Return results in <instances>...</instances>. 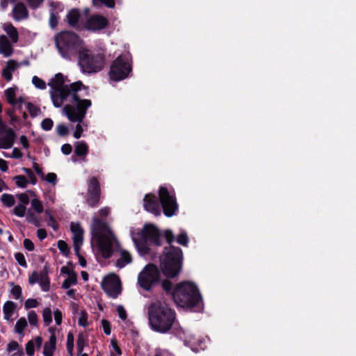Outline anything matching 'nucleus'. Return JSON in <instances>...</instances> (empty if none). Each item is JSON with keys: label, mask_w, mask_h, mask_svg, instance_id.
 Returning <instances> with one entry per match:
<instances>
[{"label": "nucleus", "mask_w": 356, "mask_h": 356, "mask_svg": "<svg viewBox=\"0 0 356 356\" xmlns=\"http://www.w3.org/2000/svg\"><path fill=\"white\" fill-rule=\"evenodd\" d=\"M42 179L52 184L53 185H56L57 182V176L55 173L49 172L47 175H44V178Z\"/></svg>", "instance_id": "nucleus-44"}, {"label": "nucleus", "mask_w": 356, "mask_h": 356, "mask_svg": "<svg viewBox=\"0 0 356 356\" xmlns=\"http://www.w3.org/2000/svg\"><path fill=\"white\" fill-rule=\"evenodd\" d=\"M175 303L183 308H200L202 296L196 285L191 282L179 283L171 293Z\"/></svg>", "instance_id": "nucleus-6"}, {"label": "nucleus", "mask_w": 356, "mask_h": 356, "mask_svg": "<svg viewBox=\"0 0 356 356\" xmlns=\"http://www.w3.org/2000/svg\"><path fill=\"white\" fill-rule=\"evenodd\" d=\"M29 6L31 9H36L39 8L42 3L44 2V0H26Z\"/></svg>", "instance_id": "nucleus-50"}, {"label": "nucleus", "mask_w": 356, "mask_h": 356, "mask_svg": "<svg viewBox=\"0 0 356 356\" xmlns=\"http://www.w3.org/2000/svg\"><path fill=\"white\" fill-rule=\"evenodd\" d=\"M51 332L49 341L45 342L44 345L43 355L44 356H53L56 348V337L52 328L49 329Z\"/></svg>", "instance_id": "nucleus-20"}, {"label": "nucleus", "mask_w": 356, "mask_h": 356, "mask_svg": "<svg viewBox=\"0 0 356 356\" xmlns=\"http://www.w3.org/2000/svg\"><path fill=\"white\" fill-rule=\"evenodd\" d=\"M10 292L15 299H19L22 296V289L19 285L14 286Z\"/></svg>", "instance_id": "nucleus-49"}, {"label": "nucleus", "mask_w": 356, "mask_h": 356, "mask_svg": "<svg viewBox=\"0 0 356 356\" xmlns=\"http://www.w3.org/2000/svg\"><path fill=\"white\" fill-rule=\"evenodd\" d=\"M13 213L19 218L24 217L26 213V207L24 204H18L14 207Z\"/></svg>", "instance_id": "nucleus-33"}, {"label": "nucleus", "mask_w": 356, "mask_h": 356, "mask_svg": "<svg viewBox=\"0 0 356 356\" xmlns=\"http://www.w3.org/2000/svg\"><path fill=\"white\" fill-rule=\"evenodd\" d=\"M143 202L144 208L147 211L152 213L154 216H159L161 214L160 205L155 195L152 194L146 195Z\"/></svg>", "instance_id": "nucleus-16"}, {"label": "nucleus", "mask_w": 356, "mask_h": 356, "mask_svg": "<svg viewBox=\"0 0 356 356\" xmlns=\"http://www.w3.org/2000/svg\"><path fill=\"white\" fill-rule=\"evenodd\" d=\"M38 305V302L35 299H28L26 300L24 303V307L26 309H30L35 307Z\"/></svg>", "instance_id": "nucleus-56"}, {"label": "nucleus", "mask_w": 356, "mask_h": 356, "mask_svg": "<svg viewBox=\"0 0 356 356\" xmlns=\"http://www.w3.org/2000/svg\"><path fill=\"white\" fill-rule=\"evenodd\" d=\"M84 118H85V117L80 121H71L72 122H77L75 131L74 132V137L76 139L81 137L82 133L84 131L83 126V124H81V122H83Z\"/></svg>", "instance_id": "nucleus-36"}, {"label": "nucleus", "mask_w": 356, "mask_h": 356, "mask_svg": "<svg viewBox=\"0 0 356 356\" xmlns=\"http://www.w3.org/2000/svg\"><path fill=\"white\" fill-rule=\"evenodd\" d=\"M102 287L104 291L113 298H116L122 291L120 278L113 273L104 277L102 282Z\"/></svg>", "instance_id": "nucleus-11"}, {"label": "nucleus", "mask_w": 356, "mask_h": 356, "mask_svg": "<svg viewBox=\"0 0 356 356\" xmlns=\"http://www.w3.org/2000/svg\"><path fill=\"white\" fill-rule=\"evenodd\" d=\"M27 326V322L25 318H20L15 325V332L21 334Z\"/></svg>", "instance_id": "nucleus-32"}, {"label": "nucleus", "mask_w": 356, "mask_h": 356, "mask_svg": "<svg viewBox=\"0 0 356 356\" xmlns=\"http://www.w3.org/2000/svg\"><path fill=\"white\" fill-rule=\"evenodd\" d=\"M12 13L13 19L17 22L26 19L29 15L26 6L22 2H19L15 5Z\"/></svg>", "instance_id": "nucleus-18"}, {"label": "nucleus", "mask_w": 356, "mask_h": 356, "mask_svg": "<svg viewBox=\"0 0 356 356\" xmlns=\"http://www.w3.org/2000/svg\"><path fill=\"white\" fill-rule=\"evenodd\" d=\"M100 188L96 178L92 177L88 181L86 202L90 207H95L99 202Z\"/></svg>", "instance_id": "nucleus-12"}, {"label": "nucleus", "mask_w": 356, "mask_h": 356, "mask_svg": "<svg viewBox=\"0 0 356 356\" xmlns=\"http://www.w3.org/2000/svg\"><path fill=\"white\" fill-rule=\"evenodd\" d=\"M70 229L72 233L74 250L78 253L83 243V230L79 223L75 222L71 223Z\"/></svg>", "instance_id": "nucleus-17"}, {"label": "nucleus", "mask_w": 356, "mask_h": 356, "mask_svg": "<svg viewBox=\"0 0 356 356\" xmlns=\"http://www.w3.org/2000/svg\"><path fill=\"white\" fill-rule=\"evenodd\" d=\"M132 240L140 254L145 255L149 252L150 243L160 245V233L153 225L144 226L143 229L132 231Z\"/></svg>", "instance_id": "nucleus-7"}, {"label": "nucleus", "mask_w": 356, "mask_h": 356, "mask_svg": "<svg viewBox=\"0 0 356 356\" xmlns=\"http://www.w3.org/2000/svg\"><path fill=\"white\" fill-rule=\"evenodd\" d=\"M108 21L102 15H95L90 17L83 26L88 30L96 31L106 27Z\"/></svg>", "instance_id": "nucleus-15"}, {"label": "nucleus", "mask_w": 356, "mask_h": 356, "mask_svg": "<svg viewBox=\"0 0 356 356\" xmlns=\"http://www.w3.org/2000/svg\"><path fill=\"white\" fill-rule=\"evenodd\" d=\"M1 200L3 205L10 207L15 204V197L11 194L4 193L1 196Z\"/></svg>", "instance_id": "nucleus-31"}, {"label": "nucleus", "mask_w": 356, "mask_h": 356, "mask_svg": "<svg viewBox=\"0 0 356 356\" xmlns=\"http://www.w3.org/2000/svg\"><path fill=\"white\" fill-rule=\"evenodd\" d=\"M183 254L179 248L170 246L165 249L161 259L164 267H181L182 265Z\"/></svg>", "instance_id": "nucleus-10"}, {"label": "nucleus", "mask_w": 356, "mask_h": 356, "mask_svg": "<svg viewBox=\"0 0 356 356\" xmlns=\"http://www.w3.org/2000/svg\"><path fill=\"white\" fill-rule=\"evenodd\" d=\"M159 195L164 214L167 217L175 215L178 209V204L174 191H170L166 187L161 186Z\"/></svg>", "instance_id": "nucleus-9"}, {"label": "nucleus", "mask_w": 356, "mask_h": 356, "mask_svg": "<svg viewBox=\"0 0 356 356\" xmlns=\"http://www.w3.org/2000/svg\"><path fill=\"white\" fill-rule=\"evenodd\" d=\"M26 352L29 356H33L34 355V341H29L26 344Z\"/></svg>", "instance_id": "nucleus-52"}, {"label": "nucleus", "mask_w": 356, "mask_h": 356, "mask_svg": "<svg viewBox=\"0 0 356 356\" xmlns=\"http://www.w3.org/2000/svg\"><path fill=\"white\" fill-rule=\"evenodd\" d=\"M16 260L18 261L19 264L20 266H25L26 265V260L24 257V255L21 253H17L15 255Z\"/></svg>", "instance_id": "nucleus-63"}, {"label": "nucleus", "mask_w": 356, "mask_h": 356, "mask_svg": "<svg viewBox=\"0 0 356 356\" xmlns=\"http://www.w3.org/2000/svg\"><path fill=\"white\" fill-rule=\"evenodd\" d=\"M91 234L92 246L95 243L102 256L104 258L109 257L113 245L117 243L110 227L95 216L91 226ZM92 248L94 249V247Z\"/></svg>", "instance_id": "nucleus-5"}, {"label": "nucleus", "mask_w": 356, "mask_h": 356, "mask_svg": "<svg viewBox=\"0 0 356 356\" xmlns=\"http://www.w3.org/2000/svg\"><path fill=\"white\" fill-rule=\"evenodd\" d=\"M16 308V304L12 301H7L5 302L3 312L4 314V318L8 321H11V317Z\"/></svg>", "instance_id": "nucleus-29"}, {"label": "nucleus", "mask_w": 356, "mask_h": 356, "mask_svg": "<svg viewBox=\"0 0 356 356\" xmlns=\"http://www.w3.org/2000/svg\"><path fill=\"white\" fill-rule=\"evenodd\" d=\"M16 135L13 129L4 127L0 130V149H10L13 147Z\"/></svg>", "instance_id": "nucleus-14"}, {"label": "nucleus", "mask_w": 356, "mask_h": 356, "mask_svg": "<svg viewBox=\"0 0 356 356\" xmlns=\"http://www.w3.org/2000/svg\"><path fill=\"white\" fill-rule=\"evenodd\" d=\"M117 312H118V314L119 316V317L122 320V321H124L127 319V312L124 309V308L123 307V306L122 305H118L117 307Z\"/></svg>", "instance_id": "nucleus-55"}, {"label": "nucleus", "mask_w": 356, "mask_h": 356, "mask_svg": "<svg viewBox=\"0 0 356 356\" xmlns=\"http://www.w3.org/2000/svg\"><path fill=\"white\" fill-rule=\"evenodd\" d=\"M79 315V321H78L79 325L83 327H87L88 325L87 312L84 309L81 310Z\"/></svg>", "instance_id": "nucleus-38"}, {"label": "nucleus", "mask_w": 356, "mask_h": 356, "mask_svg": "<svg viewBox=\"0 0 356 356\" xmlns=\"http://www.w3.org/2000/svg\"><path fill=\"white\" fill-rule=\"evenodd\" d=\"M56 131L59 136H63L67 134L68 128L65 125L60 124L56 127Z\"/></svg>", "instance_id": "nucleus-53"}, {"label": "nucleus", "mask_w": 356, "mask_h": 356, "mask_svg": "<svg viewBox=\"0 0 356 356\" xmlns=\"http://www.w3.org/2000/svg\"><path fill=\"white\" fill-rule=\"evenodd\" d=\"M54 125V122L50 118H45L42 121L41 127L44 131H49Z\"/></svg>", "instance_id": "nucleus-43"}, {"label": "nucleus", "mask_w": 356, "mask_h": 356, "mask_svg": "<svg viewBox=\"0 0 356 356\" xmlns=\"http://www.w3.org/2000/svg\"><path fill=\"white\" fill-rule=\"evenodd\" d=\"M88 153V145L84 141H79L74 144V154L80 157H86Z\"/></svg>", "instance_id": "nucleus-28"}, {"label": "nucleus", "mask_w": 356, "mask_h": 356, "mask_svg": "<svg viewBox=\"0 0 356 356\" xmlns=\"http://www.w3.org/2000/svg\"><path fill=\"white\" fill-rule=\"evenodd\" d=\"M177 242L184 246H187L188 243V237L184 230H181L179 234L177 237Z\"/></svg>", "instance_id": "nucleus-35"}, {"label": "nucleus", "mask_w": 356, "mask_h": 356, "mask_svg": "<svg viewBox=\"0 0 356 356\" xmlns=\"http://www.w3.org/2000/svg\"><path fill=\"white\" fill-rule=\"evenodd\" d=\"M17 197L18 198L19 203L21 204H24L26 207L30 202V198L26 193H19L17 195Z\"/></svg>", "instance_id": "nucleus-47"}, {"label": "nucleus", "mask_w": 356, "mask_h": 356, "mask_svg": "<svg viewBox=\"0 0 356 356\" xmlns=\"http://www.w3.org/2000/svg\"><path fill=\"white\" fill-rule=\"evenodd\" d=\"M164 236L168 243H171L174 241V234L171 230H165Z\"/></svg>", "instance_id": "nucleus-60"}, {"label": "nucleus", "mask_w": 356, "mask_h": 356, "mask_svg": "<svg viewBox=\"0 0 356 356\" xmlns=\"http://www.w3.org/2000/svg\"><path fill=\"white\" fill-rule=\"evenodd\" d=\"M24 246L29 251H32L34 249L33 243L30 239L28 238H26L24 241Z\"/></svg>", "instance_id": "nucleus-62"}, {"label": "nucleus", "mask_w": 356, "mask_h": 356, "mask_svg": "<svg viewBox=\"0 0 356 356\" xmlns=\"http://www.w3.org/2000/svg\"><path fill=\"white\" fill-rule=\"evenodd\" d=\"M45 199L47 204H54L56 201V194L52 192H49L45 194Z\"/></svg>", "instance_id": "nucleus-57"}, {"label": "nucleus", "mask_w": 356, "mask_h": 356, "mask_svg": "<svg viewBox=\"0 0 356 356\" xmlns=\"http://www.w3.org/2000/svg\"><path fill=\"white\" fill-rule=\"evenodd\" d=\"M56 44L62 57L70 59L74 55L78 56V65L84 74L97 73L105 64L103 52L90 49L76 34L66 31L56 37Z\"/></svg>", "instance_id": "nucleus-2"}, {"label": "nucleus", "mask_w": 356, "mask_h": 356, "mask_svg": "<svg viewBox=\"0 0 356 356\" xmlns=\"http://www.w3.org/2000/svg\"><path fill=\"white\" fill-rule=\"evenodd\" d=\"M85 346V339L83 334H79L76 341V348L79 353H81Z\"/></svg>", "instance_id": "nucleus-45"}, {"label": "nucleus", "mask_w": 356, "mask_h": 356, "mask_svg": "<svg viewBox=\"0 0 356 356\" xmlns=\"http://www.w3.org/2000/svg\"><path fill=\"white\" fill-rule=\"evenodd\" d=\"M102 325L104 333L106 335H110L111 330V325H110L109 321H108L106 319H102Z\"/></svg>", "instance_id": "nucleus-54"}, {"label": "nucleus", "mask_w": 356, "mask_h": 356, "mask_svg": "<svg viewBox=\"0 0 356 356\" xmlns=\"http://www.w3.org/2000/svg\"><path fill=\"white\" fill-rule=\"evenodd\" d=\"M3 31L10 37L13 43H17L18 41V31L17 29L10 22L6 23L3 25Z\"/></svg>", "instance_id": "nucleus-26"}, {"label": "nucleus", "mask_w": 356, "mask_h": 356, "mask_svg": "<svg viewBox=\"0 0 356 356\" xmlns=\"http://www.w3.org/2000/svg\"><path fill=\"white\" fill-rule=\"evenodd\" d=\"M54 319L57 325H60L62 323V312L59 309L54 312Z\"/></svg>", "instance_id": "nucleus-61"}, {"label": "nucleus", "mask_w": 356, "mask_h": 356, "mask_svg": "<svg viewBox=\"0 0 356 356\" xmlns=\"http://www.w3.org/2000/svg\"><path fill=\"white\" fill-rule=\"evenodd\" d=\"M13 52V48L11 42L8 38L4 35H0V54L4 57H9Z\"/></svg>", "instance_id": "nucleus-21"}, {"label": "nucleus", "mask_w": 356, "mask_h": 356, "mask_svg": "<svg viewBox=\"0 0 356 356\" xmlns=\"http://www.w3.org/2000/svg\"><path fill=\"white\" fill-rule=\"evenodd\" d=\"M33 198L31 200V206L32 210L35 213L40 214L44 211V206L42 202L38 198V197L33 191H29Z\"/></svg>", "instance_id": "nucleus-27"}, {"label": "nucleus", "mask_w": 356, "mask_h": 356, "mask_svg": "<svg viewBox=\"0 0 356 356\" xmlns=\"http://www.w3.org/2000/svg\"><path fill=\"white\" fill-rule=\"evenodd\" d=\"M71 269L72 268H61V273L68 274L67 278L62 284L63 289H69L76 282V274L71 271Z\"/></svg>", "instance_id": "nucleus-25"}, {"label": "nucleus", "mask_w": 356, "mask_h": 356, "mask_svg": "<svg viewBox=\"0 0 356 356\" xmlns=\"http://www.w3.org/2000/svg\"><path fill=\"white\" fill-rule=\"evenodd\" d=\"M92 3L95 6H99L102 4H104L107 7L113 8L115 6L114 0H92Z\"/></svg>", "instance_id": "nucleus-40"}, {"label": "nucleus", "mask_w": 356, "mask_h": 356, "mask_svg": "<svg viewBox=\"0 0 356 356\" xmlns=\"http://www.w3.org/2000/svg\"><path fill=\"white\" fill-rule=\"evenodd\" d=\"M42 317L44 321L47 324H49L52 321L51 310L50 308L47 307L42 312Z\"/></svg>", "instance_id": "nucleus-42"}, {"label": "nucleus", "mask_w": 356, "mask_h": 356, "mask_svg": "<svg viewBox=\"0 0 356 356\" xmlns=\"http://www.w3.org/2000/svg\"><path fill=\"white\" fill-rule=\"evenodd\" d=\"M13 179L15 180L16 185L19 188H26L28 186L29 180L24 176H15Z\"/></svg>", "instance_id": "nucleus-34"}, {"label": "nucleus", "mask_w": 356, "mask_h": 356, "mask_svg": "<svg viewBox=\"0 0 356 356\" xmlns=\"http://www.w3.org/2000/svg\"><path fill=\"white\" fill-rule=\"evenodd\" d=\"M147 314L152 330L159 333L168 332L176 320L175 311L161 300L151 302L147 308Z\"/></svg>", "instance_id": "nucleus-3"}, {"label": "nucleus", "mask_w": 356, "mask_h": 356, "mask_svg": "<svg viewBox=\"0 0 356 356\" xmlns=\"http://www.w3.org/2000/svg\"><path fill=\"white\" fill-rule=\"evenodd\" d=\"M131 71L129 55L119 56L111 66L109 76L111 80L119 81L127 78Z\"/></svg>", "instance_id": "nucleus-8"}, {"label": "nucleus", "mask_w": 356, "mask_h": 356, "mask_svg": "<svg viewBox=\"0 0 356 356\" xmlns=\"http://www.w3.org/2000/svg\"><path fill=\"white\" fill-rule=\"evenodd\" d=\"M32 83L36 88H38L40 90H44L47 88V84L45 81L37 76H33Z\"/></svg>", "instance_id": "nucleus-37"}, {"label": "nucleus", "mask_w": 356, "mask_h": 356, "mask_svg": "<svg viewBox=\"0 0 356 356\" xmlns=\"http://www.w3.org/2000/svg\"><path fill=\"white\" fill-rule=\"evenodd\" d=\"M28 319L29 321V323L31 325H35L38 323V316L36 313L34 311H31L28 314Z\"/></svg>", "instance_id": "nucleus-51"}, {"label": "nucleus", "mask_w": 356, "mask_h": 356, "mask_svg": "<svg viewBox=\"0 0 356 356\" xmlns=\"http://www.w3.org/2000/svg\"><path fill=\"white\" fill-rule=\"evenodd\" d=\"M19 347V343L15 341H13L8 344L7 350L8 352L10 353L12 351L18 350Z\"/></svg>", "instance_id": "nucleus-59"}, {"label": "nucleus", "mask_w": 356, "mask_h": 356, "mask_svg": "<svg viewBox=\"0 0 356 356\" xmlns=\"http://www.w3.org/2000/svg\"><path fill=\"white\" fill-rule=\"evenodd\" d=\"M74 349V335L72 332H69L67 336V350L68 353L72 356Z\"/></svg>", "instance_id": "nucleus-39"}, {"label": "nucleus", "mask_w": 356, "mask_h": 356, "mask_svg": "<svg viewBox=\"0 0 356 356\" xmlns=\"http://www.w3.org/2000/svg\"><path fill=\"white\" fill-rule=\"evenodd\" d=\"M58 248L63 255L67 256L70 252L68 245L64 241H58Z\"/></svg>", "instance_id": "nucleus-41"}, {"label": "nucleus", "mask_w": 356, "mask_h": 356, "mask_svg": "<svg viewBox=\"0 0 356 356\" xmlns=\"http://www.w3.org/2000/svg\"><path fill=\"white\" fill-rule=\"evenodd\" d=\"M58 22V17L54 13H51L49 18V24L51 28L54 29Z\"/></svg>", "instance_id": "nucleus-58"}, {"label": "nucleus", "mask_w": 356, "mask_h": 356, "mask_svg": "<svg viewBox=\"0 0 356 356\" xmlns=\"http://www.w3.org/2000/svg\"><path fill=\"white\" fill-rule=\"evenodd\" d=\"M132 261V257L131 254L124 250H121L119 252V255L116 261V267H124L129 265Z\"/></svg>", "instance_id": "nucleus-24"}, {"label": "nucleus", "mask_w": 356, "mask_h": 356, "mask_svg": "<svg viewBox=\"0 0 356 356\" xmlns=\"http://www.w3.org/2000/svg\"><path fill=\"white\" fill-rule=\"evenodd\" d=\"M48 85L50 86L49 93L55 107H61L65 102H70L63 108V113L70 121H80L86 117V111L92 103L89 99H81L79 95L85 88L81 81L69 86L65 85L63 75L58 73L51 78Z\"/></svg>", "instance_id": "nucleus-1"}, {"label": "nucleus", "mask_w": 356, "mask_h": 356, "mask_svg": "<svg viewBox=\"0 0 356 356\" xmlns=\"http://www.w3.org/2000/svg\"><path fill=\"white\" fill-rule=\"evenodd\" d=\"M26 108L33 117L37 116L40 113V109L31 103L26 104Z\"/></svg>", "instance_id": "nucleus-46"}, {"label": "nucleus", "mask_w": 356, "mask_h": 356, "mask_svg": "<svg viewBox=\"0 0 356 356\" xmlns=\"http://www.w3.org/2000/svg\"><path fill=\"white\" fill-rule=\"evenodd\" d=\"M153 356H171L169 353L165 350L156 349Z\"/></svg>", "instance_id": "nucleus-64"}, {"label": "nucleus", "mask_w": 356, "mask_h": 356, "mask_svg": "<svg viewBox=\"0 0 356 356\" xmlns=\"http://www.w3.org/2000/svg\"><path fill=\"white\" fill-rule=\"evenodd\" d=\"M21 64L15 60L7 61L6 67L2 70V76L7 81H10L13 79V73L15 72Z\"/></svg>", "instance_id": "nucleus-19"}, {"label": "nucleus", "mask_w": 356, "mask_h": 356, "mask_svg": "<svg viewBox=\"0 0 356 356\" xmlns=\"http://www.w3.org/2000/svg\"><path fill=\"white\" fill-rule=\"evenodd\" d=\"M26 220L35 227H39L41 225L40 219L36 216V214L31 210H29L25 215Z\"/></svg>", "instance_id": "nucleus-30"}, {"label": "nucleus", "mask_w": 356, "mask_h": 356, "mask_svg": "<svg viewBox=\"0 0 356 356\" xmlns=\"http://www.w3.org/2000/svg\"><path fill=\"white\" fill-rule=\"evenodd\" d=\"M181 268H143L139 274L138 282L145 290H149L153 286L161 283L165 292H171L172 283L170 279L177 277Z\"/></svg>", "instance_id": "nucleus-4"}, {"label": "nucleus", "mask_w": 356, "mask_h": 356, "mask_svg": "<svg viewBox=\"0 0 356 356\" xmlns=\"http://www.w3.org/2000/svg\"><path fill=\"white\" fill-rule=\"evenodd\" d=\"M29 281L31 284L39 282L42 289L44 291L49 290V280L47 268H43L39 272L34 270L29 277Z\"/></svg>", "instance_id": "nucleus-13"}, {"label": "nucleus", "mask_w": 356, "mask_h": 356, "mask_svg": "<svg viewBox=\"0 0 356 356\" xmlns=\"http://www.w3.org/2000/svg\"><path fill=\"white\" fill-rule=\"evenodd\" d=\"M68 23L70 26L76 29H82V24L80 23L81 15L79 11L76 9L71 10L67 15Z\"/></svg>", "instance_id": "nucleus-23"}, {"label": "nucleus", "mask_w": 356, "mask_h": 356, "mask_svg": "<svg viewBox=\"0 0 356 356\" xmlns=\"http://www.w3.org/2000/svg\"><path fill=\"white\" fill-rule=\"evenodd\" d=\"M23 171L26 173L29 178V182L30 181L33 185H35L37 182V179L34 175V173L28 168H24Z\"/></svg>", "instance_id": "nucleus-48"}, {"label": "nucleus", "mask_w": 356, "mask_h": 356, "mask_svg": "<svg viewBox=\"0 0 356 356\" xmlns=\"http://www.w3.org/2000/svg\"><path fill=\"white\" fill-rule=\"evenodd\" d=\"M17 90V87L13 86L7 88L4 92L8 102L11 105H16L18 102H24V99L22 97H20L18 99L16 98Z\"/></svg>", "instance_id": "nucleus-22"}]
</instances>
